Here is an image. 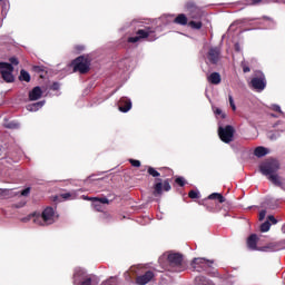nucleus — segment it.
I'll use <instances>...</instances> for the list:
<instances>
[{
  "instance_id": "obj_40",
  "label": "nucleus",
  "mask_w": 285,
  "mask_h": 285,
  "mask_svg": "<svg viewBox=\"0 0 285 285\" xmlns=\"http://www.w3.org/2000/svg\"><path fill=\"white\" fill-rule=\"evenodd\" d=\"M267 219L269 222H272V224H274V225L277 224V218H275V216H273V215L268 216Z\"/></svg>"
},
{
  "instance_id": "obj_13",
  "label": "nucleus",
  "mask_w": 285,
  "mask_h": 285,
  "mask_svg": "<svg viewBox=\"0 0 285 285\" xmlns=\"http://www.w3.org/2000/svg\"><path fill=\"white\" fill-rule=\"evenodd\" d=\"M207 59L210 63H218L219 59H222V51L217 47H213L209 49Z\"/></svg>"
},
{
  "instance_id": "obj_26",
  "label": "nucleus",
  "mask_w": 285,
  "mask_h": 285,
  "mask_svg": "<svg viewBox=\"0 0 285 285\" xmlns=\"http://www.w3.org/2000/svg\"><path fill=\"white\" fill-rule=\"evenodd\" d=\"M20 81H27L30 82V73L26 70L20 71Z\"/></svg>"
},
{
  "instance_id": "obj_11",
  "label": "nucleus",
  "mask_w": 285,
  "mask_h": 285,
  "mask_svg": "<svg viewBox=\"0 0 285 285\" xmlns=\"http://www.w3.org/2000/svg\"><path fill=\"white\" fill-rule=\"evenodd\" d=\"M213 266V261H207L206 258H194L191 262V268L202 273V271H208Z\"/></svg>"
},
{
  "instance_id": "obj_31",
  "label": "nucleus",
  "mask_w": 285,
  "mask_h": 285,
  "mask_svg": "<svg viewBox=\"0 0 285 285\" xmlns=\"http://www.w3.org/2000/svg\"><path fill=\"white\" fill-rule=\"evenodd\" d=\"M228 99H229V105H230V108L232 110H237V106H235V100L233 99V96H228Z\"/></svg>"
},
{
  "instance_id": "obj_32",
  "label": "nucleus",
  "mask_w": 285,
  "mask_h": 285,
  "mask_svg": "<svg viewBox=\"0 0 285 285\" xmlns=\"http://www.w3.org/2000/svg\"><path fill=\"white\" fill-rule=\"evenodd\" d=\"M129 163L131 164V166H134V168H139L141 166V161L139 160L129 159Z\"/></svg>"
},
{
  "instance_id": "obj_3",
  "label": "nucleus",
  "mask_w": 285,
  "mask_h": 285,
  "mask_svg": "<svg viewBox=\"0 0 285 285\" xmlns=\"http://www.w3.org/2000/svg\"><path fill=\"white\" fill-rule=\"evenodd\" d=\"M185 8L186 11L189 12V19H191L188 22V27L191 28V30H202L204 23L202 22V11L199 8H197L193 1L187 2Z\"/></svg>"
},
{
  "instance_id": "obj_30",
  "label": "nucleus",
  "mask_w": 285,
  "mask_h": 285,
  "mask_svg": "<svg viewBox=\"0 0 285 285\" xmlns=\"http://www.w3.org/2000/svg\"><path fill=\"white\" fill-rule=\"evenodd\" d=\"M148 173L151 175V177H159V171H157L155 168L149 167Z\"/></svg>"
},
{
  "instance_id": "obj_27",
  "label": "nucleus",
  "mask_w": 285,
  "mask_h": 285,
  "mask_svg": "<svg viewBox=\"0 0 285 285\" xmlns=\"http://www.w3.org/2000/svg\"><path fill=\"white\" fill-rule=\"evenodd\" d=\"M271 230V222L266 220L261 225V233H268Z\"/></svg>"
},
{
  "instance_id": "obj_2",
  "label": "nucleus",
  "mask_w": 285,
  "mask_h": 285,
  "mask_svg": "<svg viewBox=\"0 0 285 285\" xmlns=\"http://www.w3.org/2000/svg\"><path fill=\"white\" fill-rule=\"evenodd\" d=\"M27 219L33 222V224H37L38 226H50L59 219V215L55 212V208L47 207L42 214L29 215Z\"/></svg>"
},
{
  "instance_id": "obj_17",
  "label": "nucleus",
  "mask_w": 285,
  "mask_h": 285,
  "mask_svg": "<svg viewBox=\"0 0 285 285\" xmlns=\"http://www.w3.org/2000/svg\"><path fill=\"white\" fill-rule=\"evenodd\" d=\"M257 242H259V237H257L256 234H252L247 238V247L249 250H259V248H257Z\"/></svg>"
},
{
  "instance_id": "obj_48",
  "label": "nucleus",
  "mask_w": 285,
  "mask_h": 285,
  "mask_svg": "<svg viewBox=\"0 0 285 285\" xmlns=\"http://www.w3.org/2000/svg\"><path fill=\"white\" fill-rule=\"evenodd\" d=\"M83 199L90 200V198L88 196H83Z\"/></svg>"
},
{
  "instance_id": "obj_12",
  "label": "nucleus",
  "mask_w": 285,
  "mask_h": 285,
  "mask_svg": "<svg viewBox=\"0 0 285 285\" xmlns=\"http://www.w3.org/2000/svg\"><path fill=\"white\" fill-rule=\"evenodd\" d=\"M285 240H279L275 243H268L264 247H259L263 253H277V250H283Z\"/></svg>"
},
{
  "instance_id": "obj_33",
  "label": "nucleus",
  "mask_w": 285,
  "mask_h": 285,
  "mask_svg": "<svg viewBox=\"0 0 285 285\" xmlns=\"http://www.w3.org/2000/svg\"><path fill=\"white\" fill-rule=\"evenodd\" d=\"M190 199H199V191L191 190L189 191Z\"/></svg>"
},
{
  "instance_id": "obj_49",
  "label": "nucleus",
  "mask_w": 285,
  "mask_h": 285,
  "mask_svg": "<svg viewBox=\"0 0 285 285\" xmlns=\"http://www.w3.org/2000/svg\"><path fill=\"white\" fill-rule=\"evenodd\" d=\"M36 70H41V68H39V67H36Z\"/></svg>"
},
{
  "instance_id": "obj_24",
  "label": "nucleus",
  "mask_w": 285,
  "mask_h": 285,
  "mask_svg": "<svg viewBox=\"0 0 285 285\" xmlns=\"http://www.w3.org/2000/svg\"><path fill=\"white\" fill-rule=\"evenodd\" d=\"M208 199H218L219 204H224L226 202V198L219 193H214L208 196Z\"/></svg>"
},
{
  "instance_id": "obj_21",
  "label": "nucleus",
  "mask_w": 285,
  "mask_h": 285,
  "mask_svg": "<svg viewBox=\"0 0 285 285\" xmlns=\"http://www.w3.org/2000/svg\"><path fill=\"white\" fill-rule=\"evenodd\" d=\"M174 23H177L178 26H188V17H186L184 13H180L174 19Z\"/></svg>"
},
{
  "instance_id": "obj_20",
  "label": "nucleus",
  "mask_w": 285,
  "mask_h": 285,
  "mask_svg": "<svg viewBox=\"0 0 285 285\" xmlns=\"http://www.w3.org/2000/svg\"><path fill=\"white\" fill-rule=\"evenodd\" d=\"M43 106H46V101H38L31 105L27 106V110H29V112H37V110H41V108H43Z\"/></svg>"
},
{
  "instance_id": "obj_1",
  "label": "nucleus",
  "mask_w": 285,
  "mask_h": 285,
  "mask_svg": "<svg viewBox=\"0 0 285 285\" xmlns=\"http://www.w3.org/2000/svg\"><path fill=\"white\" fill-rule=\"evenodd\" d=\"M259 170H261L262 175L267 177V179L269 181H272V184H274V186H278L279 188H282V190H285L284 178H282L279 175L276 174L277 170H279V161L278 160H275V159L265 160L259 166Z\"/></svg>"
},
{
  "instance_id": "obj_28",
  "label": "nucleus",
  "mask_w": 285,
  "mask_h": 285,
  "mask_svg": "<svg viewBox=\"0 0 285 285\" xmlns=\"http://www.w3.org/2000/svg\"><path fill=\"white\" fill-rule=\"evenodd\" d=\"M92 206L96 210H98V213H100L101 210H104V206L100 204V202L98 200V198H94V203Z\"/></svg>"
},
{
  "instance_id": "obj_37",
  "label": "nucleus",
  "mask_w": 285,
  "mask_h": 285,
  "mask_svg": "<svg viewBox=\"0 0 285 285\" xmlns=\"http://www.w3.org/2000/svg\"><path fill=\"white\" fill-rule=\"evenodd\" d=\"M30 195V187H28V188H26V189H23L22 191H21V196L22 197H28Z\"/></svg>"
},
{
  "instance_id": "obj_47",
  "label": "nucleus",
  "mask_w": 285,
  "mask_h": 285,
  "mask_svg": "<svg viewBox=\"0 0 285 285\" xmlns=\"http://www.w3.org/2000/svg\"><path fill=\"white\" fill-rule=\"evenodd\" d=\"M265 21H266V23H273V21H271V20H268V19H266Z\"/></svg>"
},
{
  "instance_id": "obj_8",
  "label": "nucleus",
  "mask_w": 285,
  "mask_h": 285,
  "mask_svg": "<svg viewBox=\"0 0 285 285\" xmlns=\"http://www.w3.org/2000/svg\"><path fill=\"white\" fill-rule=\"evenodd\" d=\"M14 68L11 63L0 62V75L7 83H12L14 81V76L12 75Z\"/></svg>"
},
{
  "instance_id": "obj_41",
  "label": "nucleus",
  "mask_w": 285,
  "mask_h": 285,
  "mask_svg": "<svg viewBox=\"0 0 285 285\" xmlns=\"http://www.w3.org/2000/svg\"><path fill=\"white\" fill-rule=\"evenodd\" d=\"M10 63L13 66H19V60L17 58H10Z\"/></svg>"
},
{
  "instance_id": "obj_14",
  "label": "nucleus",
  "mask_w": 285,
  "mask_h": 285,
  "mask_svg": "<svg viewBox=\"0 0 285 285\" xmlns=\"http://www.w3.org/2000/svg\"><path fill=\"white\" fill-rule=\"evenodd\" d=\"M154 277H155V273L148 271L145 274H142L140 276H137L136 284H138V285H146L149 282H153Z\"/></svg>"
},
{
  "instance_id": "obj_25",
  "label": "nucleus",
  "mask_w": 285,
  "mask_h": 285,
  "mask_svg": "<svg viewBox=\"0 0 285 285\" xmlns=\"http://www.w3.org/2000/svg\"><path fill=\"white\" fill-rule=\"evenodd\" d=\"M60 197L62 199H77V191H69V193H65V194H61Z\"/></svg>"
},
{
  "instance_id": "obj_16",
  "label": "nucleus",
  "mask_w": 285,
  "mask_h": 285,
  "mask_svg": "<svg viewBox=\"0 0 285 285\" xmlns=\"http://www.w3.org/2000/svg\"><path fill=\"white\" fill-rule=\"evenodd\" d=\"M163 188H164V190H166L168 193V190H170V183H168V180H165L163 184L157 183L154 187V195L156 197H157V195H161Z\"/></svg>"
},
{
  "instance_id": "obj_44",
  "label": "nucleus",
  "mask_w": 285,
  "mask_h": 285,
  "mask_svg": "<svg viewBox=\"0 0 285 285\" xmlns=\"http://www.w3.org/2000/svg\"><path fill=\"white\" fill-rule=\"evenodd\" d=\"M243 71H244V72H249V71H250V68H249V67H244V68H243Z\"/></svg>"
},
{
  "instance_id": "obj_10",
  "label": "nucleus",
  "mask_w": 285,
  "mask_h": 285,
  "mask_svg": "<svg viewBox=\"0 0 285 285\" xmlns=\"http://www.w3.org/2000/svg\"><path fill=\"white\" fill-rule=\"evenodd\" d=\"M140 39H148V41H155L157 39L156 37L153 36V30L150 29H140L137 31V36L135 37H129L128 41L129 43H137Z\"/></svg>"
},
{
  "instance_id": "obj_43",
  "label": "nucleus",
  "mask_w": 285,
  "mask_h": 285,
  "mask_svg": "<svg viewBox=\"0 0 285 285\" xmlns=\"http://www.w3.org/2000/svg\"><path fill=\"white\" fill-rule=\"evenodd\" d=\"M277 137H279V132L269 135V139H277Z\"/></svg>"
},
{
  "instance_id": "obj_7",
  "label": "nucleus",
  "mask_w": 285,
  "mask_h": 285,
  "mask_svg": "<svg viewBox=\"0 0 285 285\" xmlns=\"http://www.w3.org/2000/svg\"><path fill=\"white\" fill-rule=\"evenodd\" d=\"M218 136L224 144H230L235 137V128L230 125L218 127Z\"/></svg>"
},
{
  "instance_id": "obj_42",
  "label": "nucleus",
  "mask_w": 285,
  "mask_h": 285,
  "mask_svg": "<svg viewBox=\"0 0 285 285\" xmlns=\"http://www.w3.org/2000/svg\"><path fill=\"white\" fill-rule=\"evenodd\" d=\"M98 202L100 204H110V200H108V198H98Z\"/></svg>"
},
{
  "instance_id": "obj_5",
  "label": "nucleus",
  "mask_w": 285,
  "mask_h": 285,
  "mask_svg": "<svg viewBox=\"0 0 285 285\" xmlns=\"http://www.w3.org/2000/svg\"><path fill=\"white\" fill-rule=\"evenodd\" d=\"M73 72H80L81 75H86L90 70V59L85 56L78 57L73 62Z\"/></svg>"
},
{
  "instance_id": "obj_45",
  "label": "nucleus",
  "mask_w": 285,
  "mask_h": 285,
  "mask_svg": "<svg viewBox=\"0 0 285 285\" xmlns=\"http://www.w3.org/2000/svg\"><path fill=\"white\" fill-rule=\"evenodd\" d=\"M57 88H59L58 83H53V90H57Z\"/></svg>"
},
{
  "instance_id": "obj_4",
  "label": "nucleus",
  "mask_w": 285,
  "mask_h": 285,
  "mask_svg": "<svg viewBox=\"0 0 285 285\" xmlns=\"http://www.w3.org/2000/svg\"><path fill=\"white\" fill-rule=\"evenodd\" d=\"M75 285H92V276L86 273V269L76 267L73 272Z\"/></svg>"
},
{
  "instance_id": "obj_18",
  "label": "nucleus",
  "mask_w": 285,
  "mask_h": 285,
  "mask_svg": "<svg viewBox=\"0 0 285 285\" xmlns=\"http://www.w3.org/2000/svg\"><path fill=\"white\" fill-rule=\"evenodd\" d=\"M43 91L41 90V87H35L30 92H29V99L30 101H38L40 97H42Z\"/></svg>"
},
{
  "instance_id": "obj_29",
  "label": "nucleus",
  "mask_w": 285,
  "mask_h": 285,
  "mask_svg": "<svg viewBox=\"0 0 285 285\" xmlns=\"http://www.w3.org/2000/svg\"><path fill=\"white\" fill-rule=\"evenodd\" d=\"M214 115L220 116L222 119L226 118V114H224V111H222V109L219 108H216V109L214 108Z\"/></svg>"
},
{
  "instance_id": "obj_34",
  "label": "nucleus",
  "mask_w": 285,
  "mask_h": 285,
  "mask_svg": "<svg viewBox=\"0 0 285 285\" xmlns=\"http://www.w3.org/2000/svg\"><path fill=\"white\" fill-rule=\"evenodd\" d=\"M258 219L259 222H264V219H266V209L259 212Z\"/></svg>"
},
{
  "instance_id": "obj_9",
  "label": "nucleus",
  "mask_w": 285,
  "mask_h": 285,
  "mask_svg": "<svg viewBox=\"0 0 285 285\" xmlns=\"http://www.w3.org/2000/svg\"><path fill=\"white\" fill-rule=\"evenodd\" d=\"M167 262L174 271L181 272V264L184 263V256L179 253H169Z\"/></svg>"
},
{
  "instance_id": "obj_46",
  "label": "nucleus",
  "mask_w": 285,
  "mask_h": 285,
  "mask_svg": "<svg viewBox=\"0 0 285 285\" xmlns=\"http://www.w3.org/2000/svg\"><path fill=\"white\" fill-rule=\"evenodd\" d=\"M253 3H259L262 0H252Z\"/></svg>"
},
{
  "instance_id": "obj_35",
  "label": "nucleus",
  "mask_w": 285,
  "mask_h": 285,
  "mask_svg": "<svg viewBox=\"0 0 285 285\" xmlns=\"http://www.w3.org/2000/svg\"><path fill=\"white\" fill-rule=\"evenodd\" d=\"M275 112H279L281 115L283 114L282 107L279 105H272L271 107Z\"/></svg>"
},
{
  "instance_id": "obj_38",
  "label": "nucleus",
  "mask_w": 285,
  "mask_h": 285,
  "mask_svg": "<svg viewBox=\"0 0 285 285\" xmlns=\"http://www.w3.org/2000/svg\"><path fill=\"white\" fill-rule=\"evenodd\" d=\"M7 128H18L19 127V124L17 122H9L6 125Z\"/></svg>"
},
{
  "instance_id": "obj_36",
  "label": "nucleus",
  "mask_w": 285,
  "mask_h": 285,
  "mask_svg": "<svg viewBox=\"0 0 285 285\" xmlns=\"http://www.w3.org/2000/svg\"><path fill=\"white\" fill-rule=\"evenodd\" d=\"M176 184H178V186H184L186 184V180L184 179V177H178L176 178Z\"/></svg>"
},
{
  "instance_id": "obj_23",
  "label": "nucleus",
  "mask_w": 285,
  "mask_h": 285,
  "mask_svg": "<svg viewBox=\"0 0 285 285\" xmlns=\"http://www.w3.org/2000/svg\"><path fill=\"white\" fill-rule=\"evenodd\" d=\"M254 155L256 157H266V155H268V149H266V147H257L254 150Z\"/></svg>"
},
{
  "instance_id": "obj_39",
  "label": "nucleus",
  "mask_w": 285,
  "mask_h": 285,
  "mask_svg": "<svg viewBox=\"0 0 285 285\" xmlns=\"http://www.w3.org/2000/svg\"><path fill=\"white\" fill-rule=\"evenodd\" d=\"M11 190L10 189H0V195L6 197V195H10Z\"/></svg>"
},
{
  "instance_id": "obj_15",
  "label": "nucleus",
  "mask_w": 285,
  "mask_h": 285,
  "mask_svg": "<svg viewBox=\"0 0 285 285\" xmlns=\"http://www.w3.org/2000/svg\"><path fill=\"white\" fill-rule=\"evenodd\" d=\"M118 106L120 112H128L132 108V101L127 97H122Z\"/></svg>"
},
{
  "instance_id": "obj_6",
  "label": "nucleus",
  "mask_w": 285,
  "mask_h": 285,
  "mask_svg": "<svg viewBox=\"0 0 285 285\" xmlns=\"http://www.w3.org/2000/svg\"><path fill=\"white\" fill-rule=\"evenodd\" d=\"M250 86L257 92H262L266 88V76L262 71H256L250 80Z\"/></svg>"
},
{
  "instance_id": "obj_19",
  "label": "nucleus",
  "mask_w": 285,
  "mask_h": 285,
  "mask_svg": "<svg viewBox=\"0 0 285 285\" xmlns=\"http://www.w3.org/2000/svg\"><path fill=\"white\" fill-rule=\"evenodd\" d=\"M207 81L214 86H219V83H222V75H219V72H212L207 76Z\"/></svg>"
},
{
  "instance_id": "obj_22",
  "label": "nucleus",
  "mask_w": 285,
  "mask_h": 285,
  "mask_svg": "<svg viewBox=\"0 0 285 285\" xmlns=\"http://www.w3.org/2000/svg\"><path fill=\"white\" fill-rule=\"evenodd\" d=\"M195 284L196 285H215V284H213V282L208 281V278H206L204 276H197L195 278Z\"/></svg>"
}]
</instances>
